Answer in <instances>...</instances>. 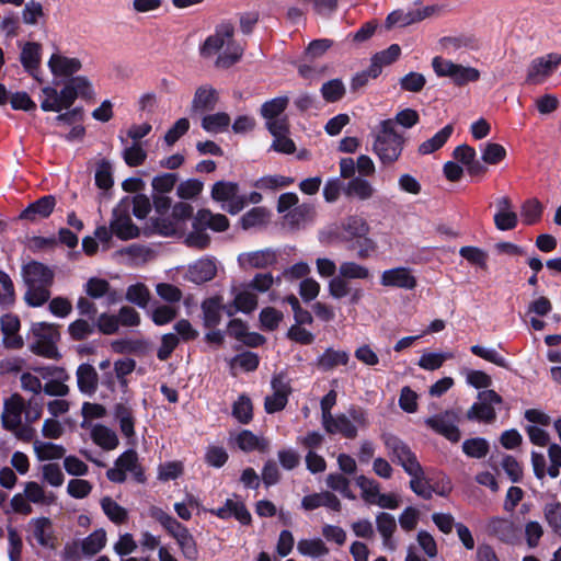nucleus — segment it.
Returning <instances> with one entry per match:
<instances>
[{"instance_id": "obj_1", "label": "nucleus", "mask_w": 561, "mask_h": 561, "mask_svg": "<svg viewBox=\"0 0 561 561\" xmlns=\"http://www.w3.org/2000/svg\"><path fill=\"white\" fill-rule=\"evenodd\" d=\"M234 26L230 22L219 24L215 33L209 35L201 47V55L204 58L218 54L215 66L228 69L237 64L244 51V48L234 41Z\"/></svg>"}, {"instance_id": "obj_2", "label": "nucleus", "mask_w": 561, "mask_h": 561, "mask_svg": "<svg viewBox=\"0 0 561 561\" xmlns=\"http://www.w3.org/2000/svg\"><path fill=\"white\" fill-rule=\"evenodd\" d=\"M21 276L26 287L24 301L27 306L37 308L50 299V287L54 284L55 272L38 261H31L21 268Z\"/></svg>"}, {"instance_id": "obj_3", "label": "nucleus", "mask_w": 561, "mask_h": 561, "mask_svg": "<svg viewBox=\"0 0 561 561\" xmlns=\"http://www.w3.org/2000/svg\"><path fill=\"white\" fill-rule=\"evenodd\" d=\"M405 145V138L394 129L391 118L383 119L376 131L373 152L381 164L388 167L399 160Z\"/></svg>"}, {"instance_id": "obj_4", "label": "nucleus", "mask_w": 561, "mask_h": 561, "mask_svg": "<svg viewBox=\"0 0 561 561\" xmlns=\"http://www.w3.org/2000/svg\"><path fill=\"white\" fill-rule=\"evenodd\" d=\"M33 341L30 350L39 356L58 359L59 352L56 343L59 340L57 325L47 322H37L32 325Z\"/></svg>"}, {"instance_id": "obj_5", "label": "nucleus", "mask_w": 561, "mask_h": 561, "mask_svg": "<svg viewBox=\"0 0 561 561\" xmlns=\"http://www.w3.org/2000/svg\"><path fill=\"white\" fill-rule=\"evenodd\" d=\"M354 423L363 427L368 425L367 415L363 409L351 408L348 415L339 414L334 416L332 414L330 419L322 421V426L328 434H341L348 439H353L357 436V427Z\"/></svg>"}, {"instance_id": "obj_6", "label": "nucleus", "mask_w": 561, "mask_h": 561, "mask_svg": "<svg viewBox=\"0 0 561 561\" xmlns=\"http://www.w3.org/2000/svg\"><path fill=\"white\" fill-rule=\"evenodd\" d=\"M381 439L391 460L402 467L409 476H415L420 472L421 463L410 446L398 436L386 433Z\"/></svg>"}, {"instance_id": "obj_7", "label": "nucleus", "mask_w": 561, "mask_h": 561, "mask_svg": "<svg viewBox=\"0 0 561 561\" xmlns=\"http://www.w3.org/2000/svg\"><path fill=\"white\" fill-rule=\"evenodd\" d=\"M432 67L438 77H448L456 85L476 82L480 78V71L478 69L455 64L440 56H436L432 59Z\"/></svg>"}, {"instance_id": "obj_8", "label": "nucleus", "mask_w": 561, "mask_h": 561, "mask_svg": "<svg viewBox=\"0 0 561 561\" xmlns=\"http://www.w3.org/2000/svg\"><path fill=\"white\" fill-rule=\"evenodd\" d=\"M210 196L215 202L222 203L221 208L231 215L240 213L247 206V197L239 193V185L234 182H216Z\"/></svg>"}, {"instance_id": "obj_9", "label": "nucleus", "mask_w": 561, "mask_h": 561, "mask_svg": "<svg viewBox=\"0 0 561 561\" xmlns=\"http://www.w3.org/2000/svg\"><path fill=\"white\" fill-rule=\"evenodd\" d=\"M424 423L427 427L451 443H457L460 439V431L458 427L459 416L454 410H447L443 413L430 416L425 419Z\"/></svg>"}, {"instance_id": "obj_10", "label": "nucleus", "mask_w": 561, "mask_h": 561, "mask_svg": "<svg viewBox=\"0 0 561 561\" xmlns=\"http://www.w3.org/2000/svg\"><path fill=\"white\" fill-rule=\"evenodd\" d=\"M561 65V54L551 53L531 60L526 82L529 84H540L550 77Z\"/></svg>"}, {"instance_id": "obj_11", "label": "nucleus", "mask_w": 561, "mask_h": 561, "mask_svg": "<svg viewBox=\"0 0 561 561\" xmlns=\"http://www.w3.org/2000/svg\"><path fill=\"white\" fill-rule=\"evenodd\" d=\"M69 81L65 84L60 92L55 88L45 87L42 92L46 96L42 103L41 108L44 112H57L59 113L64 108H69L76 101L77 95L73 91Z\"/></svg>"}, {"instance_id": "obj_12", "label": "nucleus", "mask_w": 561, "mask_h": 561, "mask_svg": "<svg viewBox=\"0 0 561 561\" xmlns=\"http://www.w3.org/2000/svg\"><path fill=\"white\" fill-rule=\"evenodd\" d=\"M478 399L479 402L473 403L467 412L468 420L493 422L496 417L493 404H500L502 398L494 390H484L479 392Z\"/></svg>"}, {"instance_id": "obj_13", "label": "nucleus", "mask_w": 561, "mask_h": 561, "mask_svg": "<svg viewBox=\"0 0 561 561\" xmlns=\"http://www.w3.org/2000/svg\"><path fill=\"white\" fill-rule=\"evenodd\" d=\"M271 386L273 394L267 396L264 401V409L268 414L282 411L286 407L291 392L289 382L283 375L274 376Z\"/></svg>"}, {"instance_id": "obj_14", "label": "nucleus", "mask_w": 561, "mask_h": 561, "mask_svg": "<svg viewBox=\"0 0 561 561\" xmlns=\"http://www.w3.org/2000/svg\"><path fill=\"white\" fill-rule=\"evenodd\" d=\"M25 410L24 399L19 393H13L4 400L1 424L7 431H16L22 425V413Z\"/></svg>"}, {"instance_id": "obj_15", "label": "nucleus", "mask_w": 561, "mask_h": 561, "mask_svg": "<svg viewBox=\"0 0 561 561\" xmlns=\"http://www.w3.org/2000/svg\"><path fill=\"white\" fill-rule=\"evenodd\" d=\"M380 284L385 287H396L412 290L416 287V277L404 266L386 270L381 273Z\"/></svg>"}, {"instance_id": "obj_16", "label": "nucleus", "mask_w": 561, "mask_h": 561, "mask_svg": "<svg viewBox=\"0 0 561 561\" xmlns=\"http://www.w3.org/2000/svg\"><path fill=\"white\" fill-rule=\"evenodd\" d=\"M56 206V197L53 195H45L35 202L31 203L21 214L20 219L30 222H36L42 219L48 218Z\"/></svg>"}, {"instance_id": "obj_17", "label": "nucleus", "mask_w": 561, "mask_h": 561, "mask_svg": "<svg viewBox=\"0 0 561 561\" xmlns=\"http://www.w3.org/2000/svg\"><path fill=\"white\" fill-rule=\"evenodd\" d=\"M111 229L122 240H129L139 236V229L133 224L129 213L123 211L119 204L113 210Z\"/></svg>"}, {"instance_id": "obj_18", "label": "nucleus", "mask_w": 561, "mask_h": 561, "mask_svg": "<svg viewBox=\"0 0 561 561\" xmlns=\"http://www.w3.org/2000/svg\"><path fill=\"white\" fill-rule=\"evenodd\" d=\"M238 261L243 268H266L277 262V254L272 249H264L240 254Z\"/></svg>"}, {"instance_id": "obj_19", "label": "nucleus", "mask_w": 561, "mask_h": 561, "mask_svg": "<svg viewBox=\"0 0 561 561\" xmlns=\"http://www.w3.org/2000/svg\"><path fill=\"white\" fill-rule=\"evenodd\" d=\"M209 512L221 519L234 517L243 525H248L251 522V514L247 510L245 505L242 502L234 501L232 499H227L222 506L210 510Z\"/></svg>"}, {"instance_id": "obj_20", "label": "nucleus", "mask_w": 561, "mask_h": 561, "mask_svg": "<svg viewBox=\"0 0 561 561\" xmlns=\"http://www.w3.org/2000/svg\"><path fill=\"white\" fill-rule=\"evenodd\" d=\"M77 386L81 393L85 396H93L99 386V375L96 369L88 364L82 363L76 370Z\"/></svg>"}, {"instance_id": "obj_21", "label": "nucleus", "mask_w": 561, "mask_h": 561, "mask_svg": "<svg viewBox=\"0 0 561 561\" xmlns=\"http://www.w3.org/2000/svg\"><path fill=\"white\" fill-rule=\"evenodd\" d=\"M218 102V92L210 85H202L196 89L193 101L192 112L205 113L215 110Z\"/></svg>"}, {"instance_id": "obj_22", "label": "nucleus", "mask_w": 561, "mask_h": 561, "mask_svg": "<svg viewBox=\"0 0 561 561\" xmlns=\"http://www.w3.org/2000/svg\"><path fill=\"white\" fill-rule=\"evenodd\" d=\"M42 47L38 43L27 42L23 45L20 61L23 68L37 81L41 79L37 76V70L41 64Z\"/></svg>"}, {"instance_id": "obj_23", "label": "nucleus", "mask_w": 561, "mask_h": 561, "mask_svg": "<svg viewBox=\"0 0 561 561\" xmlns=\"http://www.w3.org/2000/svg\"><path fill=\"white\" fill-rule=\"evenodd\" d=\"M348 362L350 353L347 351L328 347L320 356L317 357L314 365L321 371H331L339 366H346Z\"/></svg>"}, {"instance_id": "obj_24", "label": "nucleus", "mask_w": 561, "mask_h": 561, "mask_svg": "<svg viewBox=\"0 0 561 561\" xmlns=\"http://www.w3.org/2000/svg\"><path fill=\"white\" fill-rule=\"evenodd\" d=\"M149 516L157 520L175 540L188 529L186 526L181 524L172 515L164 512L161 507L151 506L149 508Z\"/></svg>"}, {"instance_id": "obj_25", "label": "nucleus", "mask_w": 561, "mask_h": 561, "mask_svg": "<svg viewBox=\"0 0 561 561\" xmlns=\"http://www.w3.org/2000/svg\"><path fill=\"white\" fill-rule=\"evenodd\" d=\"M193 219L196 226L216 232H222L229 228V220L225 215L214 214L209 209H199Z\"/></svg>"}, {"instance_id": "obj_26", "label": "nucleus", "mask_w": 561, "mask_h": 561, "mask_svg": "<svg viewBox=\"0 0 561 561\" xmlns=\"http://www.w3.org/2000/svg\"><path fill=\"white\" fill-rule=\"evenodd\" d=\"M116 466H121L125 473L130 472L133 474V478L138 483H145L146 482V474L144 471V468L138 461V455L136 450L128 449L124 451L116 460Z\"/></svg>"}, {"instance_id": "obj_27", "label": "nucleus", "mask_w": 561, "mask_h": 561, "mask_svg": "<svg viewBox=\"0 0 561 561\" xmlns=\"http://www.w3.org/2000/svg\"><path fill=\"white\" fill-rule=\"evenodd\" d=\"M428 15L427 9L424 10H394L388 14L386 19L387 27H392L394 25L407 26L412 23L422 21Z\"/></svg>"}, {"instance_id": "obj_28", "label": "nucleus", "mask_w": 561, "mask_h": 561, "mask_svg": "<svg viewBox=\"0 0 561 561\" xmlns=\"http://www.w3.org/2000/svg\"><path fill=\"white\" fill-rule=\"evenodd\" d=\"M341 228L346 240H358L365 236H368L369 233L368 222L366 219L357 215L348 216L345 218L341 225Z\"/></svg>"}, {"instance_id": "obj_29", "label": "nucleus", "mask_w": 561, "mask_h": 561, "mask_svg": "<svg viewBox=\"0 0 561 561\" xmlns=\"http://www.w3.org/2000/svg\"><path fill=\"white\" fill-rule=\"evenodd\" d=\"M376 527L382 537L383 546L390 550H394L396 546L392 541V536L397 530L396 518L389 513L381 512L376 516Z\"/></svg>"}, {"instance_id": "obj_30", "label": "nucleus", "mask_w": 561, "mask_h": 561, "mask_svg": "<svg viewBox=\"0 0 561 561\" xmlns=\"http://www.w3.org/2000/svg\"><path fill=\"white\" fill-rule=\"evenodd\" d=\"M48 67L55 76H71L80 70L81 61L78 58L54 54L48 60Z\"/></svg>"}, {"instance_id": "obj_31", "label": "nucleus", "mask_w": 561, "mask_h": 561, "mask_svg": "<svg viewBox=\"0 0 561 561\" xmlns=\"http://www.w3.org/2000/svg\"><path fill=\"white\" fill-rule=\"evenodd\" d=\"M119 205L123 211L129 213L130 208H133V214L139 219L146 218L151 209L149 198L142 194H138L134 197L126 196L121 199Z\"/></svg>"}, {"instance_id": "obj_32", "label": "nucleus", "mask_w": 561, "mask_h": 561, "mask_svg": "<svg viewBox=\"0 0 561 561\" xmlns=\"http://www.w3.org/2000/svg\"><path fill=\"white\" fill-rule=\"evenodd\" d=\"M401 54V48L398 44L390 45L387 49L376 53L371 57V71L374 76L381 73L382 67L394 62Z\"/></svg>"}, {"instance_id": "obj_33", "label": "nucleus", "mask_w": 561, "mask_h": 561, "mask_svg": "<svg viewBox=\"0 0 561 561\" xmlns=\"http://www.w3.org/2000/svg\"><path fill=\"white\" fill-rule=\"evenodd\" d=\"M33 448L39 461L61 459L66 454L64 446L38 439L33 442Z\"/></svg>"}, {"instance_id": "obj_34", "label": "nucleus", "mask_w": 561, "mask_h": 561, "mask_svg": "<svg viewBox=\"0 0 561 561\" xmlns=\"http://www.w3.org/2000/svg\"><path fill=\"white\" fill-rule=\"evenodd\" d=\"M346 196H355L360 201H367L375 194L374 186L360 176L353 178L344 187Z\"/></svg>"}, {"instance_id": "obj_35", "label": "nucleus", "mask_w": 561, "mask_h": 561, "mask_svg": "<svg viewBox=\"0 0 561 561\" xmlns=\"http://www.w3.org/2000/svg\"><path fill=\"white\" fill-rule=\"evenodd\" d=\"M93 442L105 450H113L118 445L116 433L110 427L98 424L91 431Z\"/></svg>"}, {"instance_id": "obj_36", "label": "nucleus", "mask_w": 561, "mask_h": 561, "mask_svg": "<svg viewBox=\"0 0 561 561\" xmlns=\"http://www.w3.org/2000/svg\"><path fill=\"white\" fill-rule=\"evenodd\" d=\"M270 219V213L265 207H253L249 211L242 215L240 218V225L242 229L249 230L252 228L263 227Z\"/></svg>"}, {"instance_id": "obj_37", "label": "nucleus", "mask_w": 561, "mask_h": 561, "mask_svg": "<svg viewBox=\"0 0 561 561\" xmlns=\"http://www.w3.org/2000/svg\"><path fill=\"white\" fill-rule=\"evenodd\" d=\"M454 131L453 125L448 124L439 131H437L432 138L423 141L419 147V152L421 154H430L434 151L440 149L446 141L449 139Z\"/></svg>"}, {"instance_id": "obj_38", "label": "nucleus", "mask_w": 561, "mask_h": 561, "mask_svg": "<svg viewBox=\"0 0 561 561\" xmlns=\"http://www.w3.org/2000/svg\"><path fill=\"white\" fill-rule=\"evenodd\" d=\"M202 310H203V321H204V325L206 328H215L220 323V321H221L220 298L213 297V298L206 299L202 304Z\"/></svg>"}, {"instance_id": "obj_39", "label": "nucleus", "mask_w": 561, "mask_h": 561, "mask_svg": "<svg viewBox=\"0 0 561 561\" xmlns=\"http://www.w3.org/2000/svg\"><path fill=\"white\" fill-rule=\"evenodd\" d=\"M101 508L106 517L114 524L121 525L127 522L128 512L110 496H104L101 502Z\"/></svg>"}, {"instance_id": "obj_40", "label": "nucleus", "mask_w": 561, "mask_h": 561, "mask_svg": "<svg viewBox=\"0 0 561 561\" xmlns=\"http://www.w3.org/2000/svg\"><path fill=\"white\" fill-rule=\"evenodd\" d=\"M33 526L32 533L33 537L36 539L37 543L42 547H53L51 543L53 537L50 533L51 523L47 517L34 518L31 520Z\"/></svg>"}, {"instance_id": "obj_41", "label": "nucleus", "mask_w": 561, "mask_h": 561, "mask_svg": "<svg viewBox=\"0 0 561 561\" xmlns=\"http://www.w3.org/2000/svg\"><path fill=\"white\" fill-rule=\"evenodd\" d=\"M230 125V116L227 113L219 112L205 115L202 118V127L210 134H218L227 130Z\"/></svg>"}, {"instance_id": "obj_42", "label": "nucleus", "mask_w": 561, "mask_h": 561, "mask_svg": "<svg viewBox=\"0 0 561 561\" xmlns=\"http://www.w3.org/2000/svg\"><path fill=\"white\" fill-rule=\"evenodd\" d=\"M238 447L243 451H252L260 450L264 451L268 447V442L265 439L259 438L251 431L243 430L241 431L236 438Z\"/></svg>"}, {"instance_id": "obj_43", "label": "nucleus", "mask_w": 561, "mask_h": 561, "mask_svg": "<svg viewBox=\"0 0 561 561\" xmlns=\"http://www.w3.org/2000/svg\"><path fill=\"white\" fill-rule=\"evenodd\" d=\"M489 530L502 541H511L515 538V527L512 520L494 517L489 523Z\"/></svg>"}, {"instance_id": "obj_44", "label": "nucleus", "mask_w": 561, "mask_h": 561, "mask_svg": "<svg viewBox=\"0 0 561 561\" xmlns=\"http://www.w3.org/2000/svg\"><path fill=\"white\" fill-rule=\"evenodd\" d=\"M294 183L293 178L275 174L265 175L257 179L252 185L262 191H277L283 187H287Z\"/></svg>"}, {"instance_id": "obj_45", "label": "nucleus", "mask_w": 561, "mask_h": 561, "mask_svg": "<svg viewBox=\"0 0 561 561\" xmlns=\"http://www.w3.org/2000/svg\"><path fill=\"white\" fill-rule=\"evenodd\" d=\"M217 267L213 260L203 259L191 267V274L195 282H208L216 276Z\"/></svg>"}, {"instance_id": "obj_46", "label": "nucleus", "mask_w": 561, "mask_h": 561, "mask_svg": "<svg viewBox=\"0 0 561 561\" xmlns=\"http://www.w3.org/2000/svg\"><path fill=\"white\" fill-rule=\"evenodd\" d=\"M297 550L300 554L312 558L322 557L329 553V549L319 538L299 540L297 543Z\"/></svg>"}, {"instance_id": "obj_47", "label": "nucleus", "mask_w": 561, "mask_h": 561, "mask_svg": "<svg viewBox=\"0 0 561 561\" xmlns=\"http://www.w3.org/2000/svg\"><path fill=\"white\" fill-rule=\"evenodd\" d=\"M106 542V533L104 529H96L83 539L81 548L87 556H93L101 551Z\"/></svg>"}, {"instance_id": "obj_48", "label": "nucleus", "mask_w": 561, "mask_h": 561, "mask_svg": "<svg viewBox=\"0 0 561 561\" xmlns=\"http://www.w3.org/2000/svg\"><path fill=\"white\" fill-rule=\"evenodd\" d=\"M489 450L490 446L488 440L481 437L469 438L462 443V451L471 458H484Z\"/></svg>"}, {"instance_id": "obj_49", "label": "nucleus", "mask_w": 561, "mask_h": 561, "mask_svg": "<svg viewBox=\"0 0 561 561\" xmlns=\"http://www.w3.org/2000/svg\"><path fill=\"white\" fill-rule=\"evenodd\" d=\"M355 482L362 491L363 500L369 504L375 503L376 497L380 492L379 483L376 480L367 478L363 474L356 477Z\"/></svg>"}, {"instance_id": "obj_50", "label": "nucleus", "mask_w": 561, "mask_h": 561, "mask_svg": "<svg viewBox=\"0 0 561 561\" xmlns=\"http://www.w3.org/2000/svg\"><path fill=\"white\" fill-rule=\"evenodd\" d=\"M232 415L241 424H248L253 417V407L249 397L242 394L232 405Z\"/></svg>"}, {"instance_id": "obj_51", "label": "nucleus", "mask_w": 561, "mask_h": 561, "mask_svg": "<svg viewBox=\"0 0 561 561\" xmlns=\"http://www.w3.org/2000/svg\"><path fill=\"white\" fill-rule=\"evenodd\" d=\"M328 488L331 490L339 492L341 495L348 500H354L355 495L353 494L350 488V480L342 473H330L325 479Z\"/></svg>"}, {"instance_id": "obj_52", "label": "nucleus", "mask_w": 561, "mask_h": 561, "mask_svg": "<svg viewBox=\"0 0 561 561\" xmlns=\"http://www.w3.org/2000/svg\"><path fill=\"white\" fill-rule=\"evenodd\" d=\"M24 495L34 504H50L54 502L55 496L53 493L46 494L43 486H41L37 482H27L24 488Z\"/></svg>"}, {"instance_id": "obj_53", "label": "nucleus", "mask_w": 561, "mask_h": 561, "mask_svg": "<svg viewBox=\"0 0 561 561\" xmlns=\"http://www.w3.org/2000/svg\"><path fill=\"white\" fill-rule=\"evenodd\" d=\"M15 301L14 285L11 277L0 270V307L9 308Z\"/></svg>"}, {"instance_id": "obj_54", "label": "nucleus", "mask_w": 561, "mask_h": 561, "mask_svg": "<svg viewBox=\"0 0 561 561\" xmlns=\"http://www.w3.org/2000/svg\"><path fill=\"white\" fill-rule=\"evenodd\" d=\"M543 207L537 198L527 199L523 206L520 215L524 224L530 226L538 222L542 216Z\"/></svg>"}, {"instance_id": "obj_55", "label": "nucleus", "mask_w": 561, "mask_h": 561, "mask_svg": "<svg viewBox=\"0 0 561 561\" xmlns=\"http://www.w3.org/2000/svg\"><path fill=\"white\" fill-rule=\"evenodd\" d=\"M68 332L72 340L82 341L95 332V323L94 321L78 319L69 324Z\"/></svg>"}, {"instance_id": "obj_56", "label": "nucleus", "mask_w": 561, "mask_h": 561, "mask_svg": "<svg viewBox=\"0 0 561 561\" xmlns=\"http://www.w3.org/2000/svg\"><path fill=\"white\" fill-rule=\"evenodd\" d=\"M288 102L289 100L287 96H278L266 101L261 106V114L266 121L278 118V116L286 110Z\"/></svg>"}, {"instance_id": "obj_57", "label": "nucleus", "mask_w": 561, "mask_h": 561, "mask_svg": "<svg viewBox=\"0 0 561 561\" xmlns=\"http://www.w3.org/2000/svg\"><path fill=\"white\" fill-rule=\"evenodd\" d=\"M339 274L345 279H367L370 272L366 266L356 262H343L339 267Z\"/></svg>"}, {"instance_id": "obj_58", "label": "nucleus", "mask_w": 561, "mask_h": 561, "mask_svg": "<svg viewBox=\"0 0 561 561\" xmlns=\"http://www.w3.org/2000/svg\"><path fill=\"white\" fill-rule=\"evenodd\" d=\"M192 228H193V230L185 238V243L190 248H195L198 250L206 249L210 244V237L206 232V229L203 227L196 226L194 219H193Z\"/></svg>"}, {"instance_id": "obj_59", "label": "nucleus", "mask_w": 561, "mask_h": 561, "mask_svg": "<svg viewBox=\"0 0 561 561\" xmlns=\"http://www.w3.org/2000/svg\"><path fill=\"white\" fill-rule=\"evenodd\" d=\"M410 477H411V480H410L411 490L416 495H419L425 500H430L433 495L434 489L426 480L422 466L420 467V472H417L415 476H410Z\"/></svg>"}, {"instance_id": "obj_60", "label": "nucleus", "mask_w": 561, "mask_h": 561, "mask_svg": "<svg viewBox=\"0 0 561 561\" xmlns=\"http://www.w3.org/2000/svg\"><path fill=\"white\" fill-rule=\"evenodd\" d=\"M454 358V354L446 353H425L419 359V366L425 370H436L443 366V364Z\"/></svg>"}, {"instance_id": "obj_61", "label": "nucleus", "mask_w": 561, "mask_h": 561, "mask_svg": "<svg viewBox=\"0 0 561 561\" xmlns=\"http://www.w3.org/2000/svg\"><path fill=\"white\" fill-rule=\"evenodd\" d=\"M126 299L137 305L140 308H145L150 299V293L146 285L142 283H137L134 285H130L126 290Z\"/></svg>"}, {"instance_id": "obj_62", "label": "nucleus", "mask_w": 561, "mask_h": 561, "mask_svg": "<svg viewBox=\"0 0 561 561\" xmlns=\"http://www.w3.org/2000/svg\"><path fill=\"white\" fill-rule=\"evenodd\" d=\"M184 558L194 561L198 557L196 541L188 529H186L176 540Z\"/></svg>"}, {"instance_id": "obj_63", "label": "nucleus", "mask_w": 561, "mask_h": 561, "mask_svg": "<svg viewBox=\"0 0 561 561\" xmlns=\"http://www.w3.org/2000/svg\"><path fill=\"white\" fill-rule=\"evenodd\" d=\"M545 518L553 533L561 538V504L548 503L543 508Z\"/></svg>"}, {"instance_id": "obj_64", "label": "nucleus", "mask_w": 561, "mask_h": 561, "mask_svg": "<svg viewBox=\"0 0 561 561\" xmlns=\"http://www.w3.org/2000/svg\"><path fill=\"white\" fill-rule=\"evenodd\" d=\"M344 93V84L339 79L330 80L321 87V94L327 102H336L343 98Z\"/></svg>"}]
</instances>
